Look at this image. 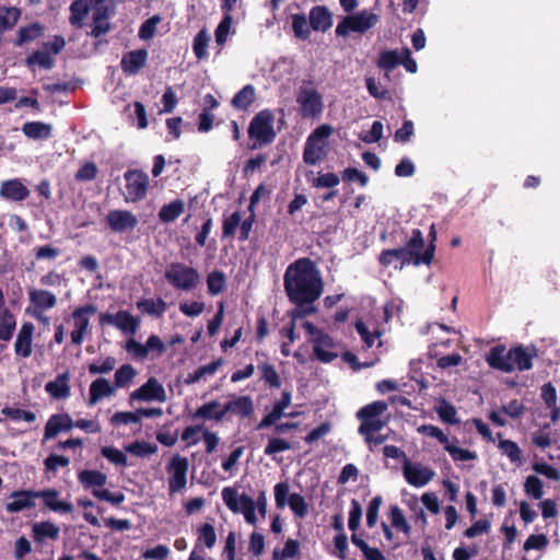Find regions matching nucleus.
I'll return each instance as SVG.
<instances>
[{"label":"nucleus","mask_w":560,"mask_h":560,"mask_svg":"<svg viewBox=\"0 0 560 560\" xmlns=\"http://www.w3.org/2000/svg\"><path fill=\"white\" fill-rule=\"evenodd\" d=\"M283 287L293 304L314 303L323 293V280L315 262L302 257L291 262L283 275Z\"/></svg>","instance_id":"f257e3e1"},{"label":"nucleus","mask_w":560,"mask_h":560,"mask_svg":"<svg viewBox=\"0 0 560 560\" xmlns=\"http://www.w3.org/2000/svg\"><path fill=\"white\" fill-rule=\"evenodd\" d=\"M275 116L270 109L258 112L248 126V138L253 141L248 144L249 150H256L271 144L277 133L273 128Z\"/></svg>","instance_id":"f03ea898"},{"label":"nucleus","mask_w":560,"mask_h":560,"mask_svg":"<svg viewBox=\"0 0 560 560\" xmlns=\"http://www.w3.org/2000/svg\"><path fill=\"white\" fill-rule=\"evenodd\" d=\"M302 326L310 336L308 342L313 345V353L319 362L330 363L338 358V353L332 351L336 342L330 335L308 320L304 322Z\"/></svg>","instance_id":"7ed1b4c3"},{"label":"nucleus","mask_w":560,"mask_h":560,"mask_svg":"<svg viewBox=\"0 0 560 560\" xmlns=\"http://www.w3.org/2000/svg\"><path fill=\"white\" fill-rule=\"evenodd\" d=\"M166 281L178 291L189 292L200 283L199 271L184 262H171L164 272Z\"/></svg>","instance_id":"20e7f679"},{"label":"nucleus","mask_w":560,"mask_h":560,"mask_svg":"<svg viewBox=\"0 0 560 560\" xmlns=\"http://www.w3.org/2000/svg\"><path fill=\"white\" fill-rule=\"evenodd\" d=\"M404 247L412 266H430L434 260L436 245H425L423 233L419 229H413L411 231V235L406 241Z\"/></svg>","instance_id":"39448f33"},{"label":"nucleus","mask_w":560,"mask_h":560,"mask_svg":"<svg viewBox=\"0 0 560 560\" xmlns=\"http://www.w3.org/2000/svg\"><path fill=\"white\" fill-rule=\"evenodd\" d=\"M380 22V16L368 10L346 15L336 26L338 37H347L351 32L364 34Z\"/></svg>","instance_id":"423d86ee"},{"label":"nucleus","mask_w":560,"mask_h":560,"mask_svg":"<svg viewBox=\"0 0 560 560\" xmlns=\"http://www.w3.org/2000/svg\"><path fill=\"white\" fill-rule=\"evenodd\" d=\"M222 499L233 513H243L248 524L256 525V504L253 498L246 493L238 494L235 488L225 487L222 490Z\"/></svg>","instance_id":"0eeeda50"},{"label":"nucleus","mask_w":560,"mask_h":560,"mask_svg":"<svg viewBox=\"0 0 560 560\" xmlns=\"http://www.w3.org/2000/svg\"><path fill=\"white\" fill-rule=\"evenodd\" d=\"M331 132L332 128L329 125H322L308 136L303 151L304 163L315 165L325 158V140Z\"/></svg>","instance_id":"6e6552de"},{"label":"nucleus","mask_w":560,"mask_h":560,"mask_svg":"<svg viewBox=\"0 0 560 560\" xmlns=\"http://www.w3.org/2000/svg\"><path fill=\"white\" fill-rule=\"evenodd\" d=\"M289 489L288 482H278L273 487L276 506L283 509L288 504L295 516L303 518L308 512V504L300 493L289 495Z\"/></svg>","instance_id":"1a4fd4ad"},{"label":"nucleus","mask_w":560,"mask_h":560,"mask_svg":"<svg viewBox=\"0 0 560 560\" xmlns=\"http://www.w3.org/2000/svg\"><path fill=\"white\" fill-rule=\"evenodd\" d=\"M296 103L300 105V113L304 118H316L324 110L323 97L314 88L301 85L296 94Z\"/></svg>","instance_id":"9d476101"},{"label":"nucleus","mask_w":560,"mask_h":560,"mask_svg":"<svg viewBox=\"0 0 560 560\" xmlns=\"http://www.w3.org/2000/svg\"><path fill=\"white\" fill-rule=\"evenodd\" d=\"M126 180V201L137 202L145 198L150 178L142 170H128L124 174Z\"/></svg>","instance_id":"9b49d317"},{"label":"nucleus","mask_w":560,"mask_h":560,"mask_svg":"<svg viewBox=\"0 0 560 560\" xmlns=\"http://www.w3.org/2000/svg\"><path fill=\"white\" fill-rule=\"evenodd\" d=\"M188 468V458L179 456L178 454L171 458L166 466V470L170 475L168 490L171 493L179 492L186 487Z\"/></svg>","instance_id":"f8f14e48"},{"label":"nucleus","mask_w":560,"mask_h":560,"mask_svg":"<svg viewBox=\"0 0 560 560\" xmlns=\"http://www.w3.org/2000/svg\"><path fill=\"white\" fill-rule=\"evenodd\" d=\"M100 325H114L125 334L137 332L140 322L127 311H118L116 314L103 313L100 315Z\"/></svg>","instance_id":"ddd939ff"},{"label":"nucleus","mask_w":560,"mask_h":560,"mask_svg":"<svg viewBox=\"0 0 560 560\" xmlns=\"http://www.w3.org/2000/svg\"><path fill=\"white\" fill-rule=\"evenodd\" d=\"M38 498L43 500L44 509L58 514L73 512V504L60 498V491L55 488L38 490Z\"/></svg>","instance_id":"4468645a"},{"label":"nucleus","mask_w":560,"mask_h":560,"mask_svg":"<svg viewBox=\"0 0 560 560\" xmlns=\"http://www.w3.org/2000/svg\"><path fill=\"white\" fill-rule=\"evenodd\" d=\"M30 301L36 308L32 315L39 322L46 323L48 318L43 316L42 312L55 307L57 304V296L47 290L33 289L30 291Z\"/></svg>","instance_id":"2eb2a0df"},{"label":"nucleus","mask_w":560,"mask_h":560,"mask_svg":"<svg viewBox=\"0 0 560 560\" xmlns=\"http://www.w3.org/2000/svg\"><path fill=\"white\" fill-rule=\"evenodd\" d=\"M402 472L406 481L416 488L424 487L435 475L431 468L410 462L405 463Z\"/></svg>","instance_id":"dca6fc26"},{"label":"nucleus","mask_w":560,"mask_h":560,"mask_svg":"<svg viewBox=\"0 0 560 560\" xmlns=\"http://www.w3.org/2000/svg\"><path fill=\"white\" fill-rule=\"evenodd\" d=\"M487 363L495 370L510 373L514 371V357L512 348L506 351L504 346H495L487 354Z\"/></svg>","instance_id":"f3484780"},{"label":"nucleus","mask_w":560,"mask_h":560,"mask_svg":"<svg viewBox=\"0 0 560 560\" xmlns=\"http://www.w3.org/2000/svg\"><path fill=\"white\" fill-rule=\"evenodd\" d=\"M130 399L165 401L166 394L164 387L159 383V381L155 377H150L143 385L131 393Z\"/></svg>","instance_id":"a211bd4d"},{"label":"nucleus","mask_w":560,"mask_h":560,"mask_svg":"<svg viewBox=\"0 0 560 560\" xmlns=\"http://www.w3.org/2000/svg\"><path fill=\"white\" fill-rule=\"evenodd\" d=\"M106 223L113 232H125L133 230L138 225V219L128 210H110L106 215Z\"/></svg>","instance_id":"6ab92c4d"},{"label":"nucleus","mask_w":560,"mask_h":560,"mask_svg":"<svg viewBox=\"0 0 560 560\" xmlns=\"http://www.w3.org/2000/svg\"><path fill=\"white\" fill-rule=\"evenodd\" d=\"M149 52L141 48L126 52L120 60L121 71L126 75H136L145 67Z\"/></svg>","instance_id":"aec40b11"},{"label":"nucleus","mask_w":560,"mask_h":560,"mask_svg":"<svg viewBox=\"0 0 560 560\" xmlns=\"http://www.w3.org/2000/svg\"><path fill=\"white\" fill-rule=\"evenodd\" d=\"M34 331L35 326L31 322H26L21 326L14 342V352L18 357L23 359L31 357Z\"/></svg>","instance_id":"412c9836"},{"label":"nucleus","mask_w":560,"mask_h":560,"mask_svg":"<svg viewBox=\"0 0 560 560\" xmlns=\"http://www.w3.org/2000/svg\"><path fill=\"white\" fill-rule=\"evenodd\" d=\"M12 501L7 502L5 510L9 513H19L35 506L34 499L38 498V490H16L10 495Z\"/></svg>","instance_id":"4be33fe9"},{"label":"nucleus","mask_w":560,"mask_h":560,"mask_svg":"<svg viewBox=\"0 0 560 560\" xmlns=\"http://www.w3.org/2000/svg\"><path fill=\"white\" fill-rule=\"evenodd\" d=\"M291 393L289 390L282 392L281 398L276 401L269 413L262 417L257 423L256 430L269 428L284 416V410L291 405Z\"/></svg>","instance_id":"5701e85b"},{"label":"nucleus","mask_w":560,"mask_h":560,"mask_svg":"<svg viewBox=\"0 0 560 560\" xmlns=\"http://www.w3.org/2000/svg\"><path fill=\"white\" fill-rule=\"evenodd\" d=\"M308 20L314 32H327L334 22V14L326 5H314L310 10Z\"/></svg>","instance_id":"b1692460"},{"label":"nucleus","mask_w":560,"mask_h":560,"mask_svg":"<svg viewBox=\"0 0 560 560\" xmlns=\"http://www.w3.org/2000/svg\"><path fill=\"white\" fill-rule=\"evenodd\" d=\"M0 196L11 201H23L30 196V189L19 178L4 180L0 187Z\"/></svg>","instance_id":"393cba45"},{"label":"nucleus","mask_w":560,"mask_h":560,"mask_svg":"<svg viewBox=\"0 0 560 560\" xmlns=\"http://www.w3.org/2000/svg\"><path fill=\"white\" fill-rule=\"evenodd\" d=\"M224 416L232 413L241 418H248L254 412V402L249 396H237L223 405Z\"/></svg>","instance_id":"a878e982"},{"label":"nucleus","mask_w":560,"mask_h":560,"mask_svg":"<svg viewBox=\"0 0 560 560\" xmlns=\"http://www.w3.org/2000/svg\"><path fill=\"white\" fill-rule=\"evenodd\" d=\"M398 261L399 265H395V269H402L405 266L411 265V260L405 250V247L383 249L378 256V264L387 268Z\"/></svg>","instance_id":"bb28decb"},{"label":"nucleus","mask_w":560,"mask_h":560,"mask_svg":"<svg viewBox=\"0 0 560 560\" xmlns=\"http://www.w3.org/2000/svg\"><path fill=\"white\" fill-rule=\"evenodd\" d=\"M69 381L70 373L69 371H65L63 373L58 374L56 380L46 383L45 390L56 399H66L71 394Z\"/></svg>","instance_id":"cd10ccee"},{"label":"nucleus","mask_w":560,"mask_h":560,"mask_svg":"<svg viewBox=\"0 0 560 560\" xmlns=\"http://www.w3.org/2000/svg\"><path fill=\"white\" fill-rule=\"evenodd\" d=\"M115 393L109 382L104 377L94 380L89 389V406L96 405L102 398L109 397Z\"/></svg>","instance_id":"c85d7f7f"},{"label":"nucleus","mask_w":560,"mask_h":560,"mask_svg":"<svg viewBox=\"0 0 560 560\" xmlns=\"http://www.w3.org/2000/svg\"><path fill=\"white\" fill-rule=\"evenodd\" d=\"M59 534V527L49 521L38 522L32 526V536L37 544H43L46 538L57 540Z\"/></svg>","instance_id":"c756f323"},{"label":"nucleus","mask_w":560,"mask_h":560,"mask_svg":"<svg viewBox=\"0 0 560 560\" xmlns=\"http://www.w3.org/2000/svg\"><path fill=\"white\" fill-rule=\"evenodd\" d=\"M22 132L32 140H46L51 137L52 127L44 121H27L22 126Z\"/></svg>","instance_id":"7c9ffc66"},{"label":"nucleus","mask_w":560,"mask_h":560,"mask_svg":"<svg viewBox=\"0 0 560 560\" xmlns=\"http://www.w3.org/2000/svg\"><path fill=\"white\" fill-rule=\"evenodd\" d=\"M97 307L94 304H86L77 307L71 316L73 318V326L75 330L89 334L90 319L89 316L95 314Z\"/></svg>","instance_id":"2f4dec72"},{"label":"nucleus","mask_w":560,"mask_h":560,"mask_svg":"<svg viewBox=\"0 0 560 560\" xmlns=\"http://www.w3.org/2000/svg\"><path fill=\"white\" fill-rule=\"evenodd\" d=\"M256 100V89L253 84L244 85L232 98L231 105L237 110H247Z\"/></svg>","instance_id":"473e14b6"},{"label":"nucleus","mask_w":560,"mask_h":560,"mask_svg":"<svg viewBox=\"0 0 560 560\" xmlns=\"http://www.w3.org/2000/svg\"><path fill=\"white\" fill-rule=\"evenodd\" d=\"M185 212V201L175 199L161 207L159 211V220L162 223H172L176 221Z\"/></svg>","instance_id":"72a5a7b5"},{"label":"nucleus","mask_w":560,"mask_h":560,"mask_svg":"<svg viewBox=\"0 0 560 560\" xmlns=\"http://www.w3.org/2000/svg\"><path fill=\"white\" fill-rule=\"evenodd\" d=\"M221 405L218 400H211L209 402L200 406L192 415L194 419H203V420H213L221 421L225 416L223 412V407L220 409Z\"/></svg>","instance_id":"f704fd0d"},{"label":"nucleus","mask_w":560,"mask_h":560,"mask_svg":"<svg viewBox=\"0 0 560 560\" xmlns=\"http://www.w3.org/2000/svg\"><path fill=\"white\" fill-rule=\"evenodd\" d=\"M78 480L88 490L94 487H104L107 482V476L100 470L84 469L78 474Z\"/></svg>","instance_id":"c9c22d12"},{"label":"nucleus","mask_w":560,"mask_h":560,"mask_svg":"<svg viewBox=\"0 0 560 560\" xmlns=\"http://www.w3.org/2000/svg\"><path fill=\"white\" fill-rule=\"evenodd\" d=\"M90 0H74L70 4V24L74 27L81 28L83 20L90 11Z\"/></svg>","instance_id":"e433bc0d"},{"label":"nucleus","mask_w":560,"mask_h":560,"mask_svg":"<svg viewBox=\"0 0 560 560\" xmlns=\"http://www.w3.org/2000/svg\"><path fill=\"white\" fill-rule=\"evenodd\" d=\"M15 328V316L8 308L0 311V341H10L13 337Z\"/></svg>","instance_id":"4c0bfd02"},{"label":"nucleus","mask_w":560,"mask_h":560,"mask_svg":"<svg viewBox=\"0 0 560 560\" xmlns=\"http://www.w3.org/2000/svg\"><path fill=\"white\" fill-rule=\"evenodd\" d=\"M137 307L148 315L161 317L165 313L167 304L162 298H158L156 300L142 299L137 302Z\"/></svg>","instance_id":"58836bf2"},{"label":"nucleus","mask_w":560,"mask_h":560,"mask_svg":"<svg viewBox=\"0 0 560 560\" xmlns=\"http://www.w3.org/2000/svg\"><path fill=\"white\" fill-rule=\"evenodd\" d=\"M125 451L136 457L145 458L158 452V445L149 443L144 440H137L130 444L125 445Z\"/></svg>","instance_id":"ea45409f"},{"label":"nucleus","mask_w":560,"mask_h":560,"mask_svg":"<svg viewBox=\"0 0 560 560\" xmlns=\"http://www.w3.org/2000/svg\"><path fill=\"white\" fill-rule=\"evenodd\" d=\"M388 408L384 400H376L360 408L357 412L358 420L378 419Z\"/></svg>","instance_id":"a19ab883"},{"label":"nucleus","mask_w":560,"mask_h":560,"mask_svg":"<svg viewBox=\"0 0 560 560\" xmlns=\"http://www.w3.org/2000/svg\"><path fill=\"white\" fill-rule=\"evenodd\" d=\"M44 33V27L40 23L35 22L27 26L21 27L18 32V38L15 40V46H22L25 43L33 42L34 39L40 37Z\"/></svg>","instance_id":"79ce46f5"},{"label":"nucleus","mask_w":560,"mask_h":560,"mask_svg":"<svg viewBox=\"0 0 560 560\" xmlns=\"http://www.w3.org/2000/svg\"><path fill=\"white\" fill-rule=\"evenodd\" d=\"M512 354L514 357V370L526 371L532 369L535 354L528 352L524 346L512 347Z\"/></svg>","instance_id":"37998d69"},{"label":"nucleus","mask_w":560,"mask_h":560,"mask_svg":"<svg viewBox=\"0 0 560 560\" xmlns=\"http://www.w3.org/2000/svg\"><path fill=\"white\" fill-rule=\"evenodd\" d=\"M208 293L212 296L221 294L226 288V276L221 270H213L207 276Z\"/></svg>","instance_id":"c03bdc74"},{"label":"nucleus","mask_w":560,"mask_h":560,"mask_svg":"<svg viewBox=\"0 0 560 560\" xmlns=\"http://www.w3.org/2000/svg\"><path fill=\"white\" fill-rule=\"evenodd\" d=\"M292 31L294 36L302 40H307L313 31L304 13L292 14Z\"/></svg>","instance_id":"a18cd8bd"},{"label":"nucleus","mask_w":560,"mask_h":560,"mask_svg":"<svg viewBox=\"0 0 560 560\" xmlns=\"http://www.w3.org/2000/svg\"><path fill=\"white\" fill-rule=\"evenodd\" d=\"M435 411L439 415L441 421L447 424H458L459 419L457 418V410L453 404L442 398L438 406L435 407Z\"/></svg>","instance_id":"49530a36"},{"label":"nucleus","mask_w":560,"mask_h":560,"mask_svg":"<svg viewBox=\"0 0 560 560\" xmlns=\"http://www.w3.org/2000/svg\"><path fill=\"white\" fill-rule=\"evenodd\" d=\"M20 14V10L14 7H0V34L11 30L16 24Z\"/></svg>","instance_id":"de8ad7c7"},{"label":"nucleus","mask_w":560,"mask_h":560,"mask_svg":"<svg viewBox=\"0 0 560 560\" xmlns=\"http://www.w3.org/2000/svg\"><path fill=\"white\" fill-rule=\"evenodd\" d=\"M389 518L392 526L400 532H402L407 537L411 534V526L407 522L402 511L398 505H392L389 509Z\"/></svg>","instance_id":"09e8293b"},{"label":"nucleus","mask_w":560,"mask_h":560,"mask_svg":"<svg viewBox=\"0 0 560 560\" xmlns=\"http://www.w3.org/2000/svg\"><path fill=\"white\" fill-rule=\"evenodd\" d=\"M25 62L28 67L38 65L43 69L50 70L55 66V60L48 51L35 50L26 57Z\"/></svg>","instance_id":"8fccbe9b"},{"label":"nucleus","mask_w":560,"mask_h":560,"mask_svg":"<svg viewBox=\"0 0 560 560\" xmlns=\"http://www.w3.org/2000/svg\"><path fill=\"white\" fill-rule=\"evenodd\" d=\"M400 62L401 57L397 50H385L382 51L378 56L377 67L385 70L386 72H390L396 67H398Z\"/></svg>","instance_id":"3c124183"},{"label":"nucleus","mask_w":560,"mask_h":560,"mask_svg":"<svg viewBox=\"0 0 560 560\" xmlns=\"http://www.w3.org/2000/svg\"><path fill=\"white\" fill-rule=\"evenodd\" d=\"M300 553V542L295 539L289 538L282 550L275 549L272 552V560L294 559Z\"/></svg>","instance_id":"603ef678"},{"label":"nucleus","mask_w":560,"mask_h":560,"mask_svg":"<svg viewBox=\"0 0 560 560\" xmlns=\"http://www.w3.org/2000/svg\"><path fill=\"white\" fill-rule=\"evenodd\" d=\"M137 375L136 369L131 364H122L115 372V387L122 388L132 382Z\"/></svg>","instance_id":"864d4df0"},{"label":"nucleus","mask_w":560,"mask_h":560,"mask_svg":"<svg viewBox=\"0 0 560 560\" xmlns=\"http://www.w3.org/2000/svg\"><path fill=\"white\" fill-rule=\"evenodd\" d=\"M525 493L534 500H540L544 497V483L540 478L535 475L527 476L524 482Z\"/></svg>","instance_id":"5fc2aeb1"},{"label":"nucleus","mask_w":560,"mask_h":560,"mask_svg":"<svg viewBox=\"0 0 560 560\" xmlns=\"http://www.w3.org/2000/svg\"><path fill=\"white\" fill-rule=\"evenodd\" d=\"M210 42V36L205 28L200 30L192 42V50L198 60H202L207 57V47Z\"/></svg>","instance_id":"6e6d98bb"},{"label":"nucleus","mask_w":560,"mask_h":560,"mask_svg":"<svg viewBox=\"0 0 560 560\" xmlns=\"http://www.w3.org/2000/svg\"><path fill=\"white\" fill-rule=\"evenodd\" d=\"M261 372V378L271 388H279L281 386L280 376L276 368L270 363H262L258 366Z\"/></svg>","instance_id":"4d7b16f0"},{"label":"nucleus","mask_w":560,"mask_h":560,"mask_svg":"<svg viewBox=\"0 0 560 560\" xmlns=\"http://www.w3.org/2000/svg\"><path fill=\"white\" fill-rule=\"evenodd\" d=\"M443 448L451 455L454 462L475 460L477 458L476 452L453 445L450 441Z\"/></svg>","instance_id":"13d9d810"},{"label":"nucleus","mask_w":560,"mask_h":560,"mask_svg":"<svg viewBox=\"0 0 560 560\" xmlns=\"http://www.w3.org/2000/svg\"><path fill=\"white\" fill-rule=\"evenodd\" d=\"M197 541L202 542L207 548L211 549L217 542V534L214 526L210 523L202 524L197 530Z\"/></svg>","instance_id":"bf43d9fd"},{"label":"nucleus","mask_w":560,"mask_h":560,"mask_svg":"<svg viewBox=\"0 0 560 560\" xmlns=\"http://www.w3.org/2000/svg\"><path fill=\"white\" fill-rule=\"evenodd\" d=\"M65 417H61L60 413H55L49 417L45 424L44 429V439L50 440L57 436L60 432L63 431V425L61 420H63Z\"/></svg>","instance_id":"052dcab7"},{"label":"nucleus","mask_w":560,"mask_h":560,"mask_svg":"<svg viewBox=\"0 0 560 560\" xmlns=\"http://www.w3.org/2000/svg\"><path fill=\"white\" fill-rule=\"evenodd\" d=\"M1 413L5 417L10 418L13 421H26V422H34L36 420V415L31 410L20 409V408H12V407H4L1 410Z\"/></svg>","instance_id":"680f3d73"},{"label":"nucleus","mask_w":560,"mask_h":560,"mask_svg":"<svg viewBox=\"0 0 560 560\" xmlns=\"http://www.w3.org/2000/svg\"><path fill=\"white\" fill-rule=\"evenodd\" d=\"M101 454L107 460L116 466L126 467L128 466L127 456L118 448L113 446H103L101 448Z\"/></svg>","instance_id":"e2e57ef3"},{"label":"nucleus","mask_w":560,"mask_h":560,"mask_svg":"<svg viewBox=\"0 0 560 560\" xmlns=\"http://www.w3.org/2000/svg\"><path fill=\"white\" fill-rule=\"evenodd\" d=\"M359 433L364 436L365 440H371V434L381 431L385 427V421L382 419H369L360 420Z\"/></svg>","instance_id":"0e129e2a"},{"label":"nucleus","mask_w":560,"mask_h":560,"mask_svg":"<svg viewBox=\"0 0 560 560\" xmlns=\"http://www.w3.org/2000/svg\"><path fill=\"white\" fill-rule=\"evenodd\" d=\"M500 450L504 455L509 457L512 463L521 464L522 462V451L516 442L512 440H502L499 443Z\"/></svg>","instance_id":"69168bd1"},{"label":"nucleus","mask_w":560,"mask_h":560,"mask_svg":"<svg viewBox=\"0 0 560 560\" xmlns=\"http://www.w3.org/2000/svg\"><path fill=\"white\" fill-rule=\"evenodd\" d=\"M232 23H233L232 15L224 14L221 22L219 23V25L217 26V28L214 31L215 42L218 45L225 44V42L228 39V35H229L231 26H232Z\"/></svg>","instance_id":"338daca9"},{"label":"nucleus","mask_w":560,"mask_h":560,"mask_svg":"<svg viewBox=\"0 0 560 560\" xmlns=\"http://www.w3.org/2000/svg\"><path fill=\"white\" fill-rule=\"evenodd\" d=\"M354 327L357 332L360 335L362 341L366 346V348H371L374 345L375 339L381 336V332L378 330L371 332L368 326L361 319L355 322Z\"/></svg>","instance_id":"774afa93"}]
</instances>
